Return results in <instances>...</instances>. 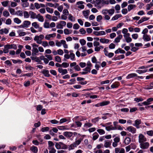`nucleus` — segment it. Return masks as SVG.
Wrapping results in <instances>:
<instances>
[{
	"label": "nucleus",
	"instance_id": "nucleus-37",
	"mask_svg": "<svg viewBox=\"0 0 153 153\" xmlns=\"http://www.w3.org/2000/svg\"><path fill=\"white\" fill-rule=\"evenodd\" d=\"M100 119V118L99 117H96L94 119H93L91 121L93 123H96Z\"/></svg>",
	"mask_w": 153,
	"mask_h": 153
},
{
	"label": "nucleus",
	"instance_id": "nucleus-43",
	"mask_svg": "<svg viewBox=\"0 0 153 153\" xmlns=\"http://www.w3.org/2000/svg\"><path fill=\"white\" fill-rule=\"evenodd\" d=\"M55 60L59 62H61V59L60 57L59 56H56L55 57Z\"/></svg>",
	"mask_w": 153,
	"mask_h": 153
},
{
	"label": "nucleus",
	"instance_id": "nucleus-28",
	"mask_svg": "<svg viewBox=\"0 0 153 153\" xmlns=\"http://www.w3.org/2000/svg\"><path fill=\"white\" fill-rule=\"evenodd\" d=\"M122 16L121 14H116L112 18L111 20L114 21L117 20L119 18L121 17Z\"/></svg>",
	"mask_w": 153,
	"mask_h": 153
},
{
	"label": "nucleus",
	"instance_id": "nucleus-48",
	"mask_svg": "<svg viewBox=\"0 0 153 153\" xmlns=\"http://www.w3.org/2000/svg\"><path fill=\"white\" fill-rule=\"evenodd\" d=\"M3 15L4 16L8 17L9 16L10 14L8 11L4 10L3 11Z\"/></svg>",
	"mask_w": 153,
	"mask_h": 153
},
{
	"label": "nucleus",
	"instance_id": "nucleus-36",
	"mask_svg": "<svg viewBox=\"0 0 153 153\" xmlns=\"http://www.w3.org/2000/svg\"><path fill=\"white\" fill-rule=\"evenodd\" d=\"M68 19L72 22H74L75 21V18L71 14H70L68 15Z\"/></svg>",
	"mask_w": 153,
	"mask_h": 153
},
{
	"label": "nucleus",
	"instance_id": "nucleus-44",
	"mask_svg": "<svg viewBox=\"0 0 153 153\" xmlns=\"http://www.w3.org/2000/svg\"><path fill=\"white\" fill-rule=\"evenodd\" d=\"M49 128L48 127H44L42 128L41 129V131L42 132H45L48 131L49 130Z\"/></svg>",
	"mask_w": 153,
	"mask_h": 153
},
{
	"label": "nucleus",
	"instance_id": "nucleus-53",
	"mask_svg": "<svg viewBox=\"0 0 153 153\" xmlns=\"http://www.w3.org/2000/svg\"><path fill=\"white\" fill-rule=\"evenodd\" d=\"M9 10V11L10 13L12 15H16L15 14V13H14L15 12V10L13 8H9L8 9Z\"/></svg>",
	"mask_w": 153,
	"mask_h": 153
},
{
	"label": "nucleus",
	"instance_id": "nucleus-61",
	"mask_svg": "<svg viewBox=\"0 0 153 153\" xmlns=\"http://www.w3.org/2000/svg\"><path fill=\"white\" fill-rule=\"evenodd\" d=\"M69 32V30L68 29H65L64 30V33L65 35H68L71 34V32Z\"/></svg>",
	"mask_w": 153,
	"mask_h": 153
},
{
	"label": "nucleus",
	"instance_id": "nucleus-35",
	"mask_svg": "<svg viewBox=\"0 0 153 153\" xmlns=\"http://www.w3.org/2000/svg\"><path fill=\"white\" fill-rule=\"evenodd\" d=\"M69 81L71 82H68L67 84L68 85H72L75 83L76 80L75 78H73L70 79Z\"/></svg>",
	"mask_w": 153,
	"mask_h": 153
},
{
	"label": "nucleus",
	"instance_id": "nucleus-39",
	"mask_svg": "<svg viewBox=\"0 0 153 153\" xmlns=\"http://www.w3.org/2000/svg\"><path fill=\"white\" fill-rule=\"evenodd\" d=\"M46 10L48 12L51 13H53V10L52 8H51L49 7H47L46 8Z\"/></svg>",
	"mask_w": 153,
	"mask_h": 153
},
{
	"label": "nucleus",
	"instance_id": "nucleus-23",
	"mask_svg": "<svg viewBox=\"0 0 153 153\" xmlns=\"http://www.w3.org/2000/svg\"><path fill=\"white\" fill-rule=\"evenodd\" d=\"M125 58V56L124 55L122 54L119 55L116 57H114L113 59L115 60H120L121 59H123Z\"/></svg>",
	"mask_w": 153,
	"mask_h": 153
},
{
	"label": "nucleus",
	"instance_id": "nucleus-3",
	"mask_svg": "<svg viewBox=\"0 0 153 153\" xmlns=\"http://www.w3.org/2000/svg\"><path fill=\"white\" fill-rule=\"evenodd\" d=\"M140 147L143 149H147L149 146V143L148 142L142 143H140Z\"/></svg>",
	"mask_w": 153,
	"mask_h": 153
},
{
	"label": "nucleus",
	"instance_id": "nucleus-40",
	"mask_svg": "<svg viewBox=\"0 0 153 153\" xmlns=\"http://www.w3.org/2000/svg\"><path fill=\"white\" fill-rule=\"evenodd\" d=\"M105 129H106L108 131H109L111 130H115V129H116V128L115 127H110V126H106L105 127Z\"/></svg>",
	"mask_w": 153,
	"mask_h": 153
},
{
	"label": "nucleus",
	"instance_id": "nucleus-24",
	"mask_svg": "<svg viewBox=\"0 0 153 153\" xmlns=\"http://www.w3.org/2000/svg\"><path fill=\"white\" fill-rule=\"evenodd\" d=\"M136 7V5L130 4H129L128 7V11H130L131 10L133 9L134 8Z\"/></svg>",
	"mask_w": 153,
	"mask_h": 153
},
{
	"label": "nucleus",
	"instance_id": "nucleus-41",
	"mask_svg": "<svg viewBox=\"0 0 153 153\" xmlns=\"http://www.w3.org/2000/svg\"><path fill=\"white\" fill-rule=\"evenodd\" d=\"M14 22L18 24L20 23L21 22V21L18 18H16L14 19Z\"/></svg>",
	"mask_w": 153,
	"mask_h": 153
},
{
	"label": "nucleus",
	"instance_id": "nucleus-10",
	"mask_svg": "<svg viewBox=\"0 0 153 153\" xmlns=\"http://www.w3.org/2000/svg\"><path fill=\"white\" fill-rule=\"evenodd\" d=\"M63 135L69 138L73 135V133L71 132L65 131L64 132Z\"/></svg>",
	"mask_w": 153,
	"mask_h": 153
},
{
	"label": "nucleus",
	"instance_id": "nucleus-27",
	"mask_svg": "<svg viewBox=\"0 0 153 153\" xmlns=\"http://www.w3.org/2000/svg\"><path fill=\"white\" fill-rule=\"evenodd\" d=\"M23 24L24 27H25L27 28L28 27L29 25L31 23L29 21L26 20L24 22Z\"/></svg>",
	"mask_w": 153,
	"mask_h": 153
},
{
	"label": "nucleus",
	"instance_id": "nucleus-9",
	"mask_svg": "<svg viewBox=\"0 0 153 153\" xmlns=\"http://www.w3.org/2000/svg\"><path fill=\"white\" fill-rule=\"evenodd\" d=\"M93 34L96 36H100L105 35V31H100L99 32L94 31L93 32Z\"/></svg>",
	"mask_w": 153,
	"mask_h": 153
},
{
	"label": "nucleus",
	"instance_id": "nucleus-2",
	"mask_svg": "<svg viewBox=\"0 0 153 153\" xmlns=\"http://www.w3.org/2000/svg\"><path fill=\"white\" fill-rule=\"evenodd\" d=\"M146 139L142 134H140L139 136V142L141 143L146 141Z\"/></svg>",
	"mask_w": 153,
	"mask_h": 153
},
{
	"label": "nucleus",
	"instance_id": "nucleus-49",
	"mask_svg": "<svg viewBox=\"0 0 153 153\" xmlns=\"http://www.w3.org/2000/svg\"><path fill=\"white\" fill-rule=\"evenodd\" d=\"M97 131L100 134H104L105 133V131L102 129H98L97 130Z\"/></svg>",
	"mask_w": 153,
	"mask_h": 153
},
{
	"label": "nucleus",
	"instance_id": "nucleus-21",
	"mask_svg": "<svg viewBox=\"0 0 153 153\" xmlns=\"http://www.w3.org/2000/svg\"><path fill=\"white\" fill-rule=\"evenodd\" d=\"M110 103V102L109 101H103L102 102H100V106H102L108 105Z\"/></svg>",
	"mask_w": 153,
	"mask_h": 153
},
{
	"label": "nucleus",
	"instance_id": "nucleus-4",
	"mask_svg": "<svg viewBox=\"0 0 153 153\" xmlns=\"http://www.w3.org/2000/svg\"><path fill=\"white\" fill-rule=\"evenodd\" d=\"M82 70L85 71L80 72V73L82 75H84L90 73L91 68L89 67H86L85 68L83 69Z\"/></svg>",
	"mask_w": 153,
	"mask_h": 153
},
{
	"label": "nucleus",
	"instance_id": "nucleus-17",
	"mask_svg": "<svg viewBox=\"0 0 153 153\" xmlns=\"http://www.w3.org/2000/svg\"><path fill=\"white\" fill-rule=\"evenodd\" d=\"M131 142V139L129 137H126L125 139L124 143L125 144L128 145Z\"/></svg>",
	"mask_w": 153,
	"mask_h": 153
},
{
	"label": "nucleus",
	"instance_id": "nucleus-26",
	"mask_svg": "<svg viewBox=\"0 0 153 153\" xmlns=\"http://www.w3.org/2000/svg\"><path fill=\"white\" fill-rule=\"evenodd\" d=\"M136 76H137V74H136L132 73L128 74L126 76V78L127 79H129Z\"/></svg>",
	"mask_w": 153,
	"mask_h": 153
},
{
	"label": "nucleus",
	"instance_id": "nucleus-30",
	"mask_svg": "<svg viewBox=\"0 0 153 153\" xmlns=\"http://www.w3.org/2000/svg\"><path fill=\"white\" fill-rule=\"evenodd\" d=\"M99 136V135L96 132H95L93 135V140H96L97 139Z\"/></svg>",
	"mask_w": 153,
	"mask_h": 153
},
{
	"label": "nucleus",
	"instance_id": "nucleus-51",
	"mask_svg": "<svg viewBox=\"0 0 153 153\" xmlns=\"http://www.w3.org/2000/svg\"><path fill=\"white\" fill-rule=\"evenodd\" d=\"M32 25L35 28H38L39 27V25L37 24L36 22H34L32 23Z\"/></svg>",
	"mask_w": 153,
	"mask_h": 153
},
{
	"label": "nucleus",
	"instance_id": "nucleus-6",
	"mask_svg": "<svg viewBox=\"0 0 153 153\" xmlns=\"http://www.w3.org/2000/svg\"><path fill=\"white\" fill-rule=\"evenodd\" d=\"M115 153H125V150L124 149L120 148H116L115 149Z\"/></svg>",
	"mask_w": 153,
	"mask_h": 153
},
{
	"label": "nucleus",
	"instance_id": "nucleus-57",
	"mask_svg": "<svg viewBox=\"0 0 153 153\" xmlns=\"http://www.w3.org/2000/svg\"><path fill=\"white\" fill-rule=\"evenodd\" d=\"M68 121V120L65 118H62L60 119L59 121V123L61 124Z\"/></svg>",
	"mask_w": 153,
	"mask_h": 153
},
{
	"label": "nucleus",
	"instance_id": "nucleus-59",
	"mask_svg": "<svg viewBox=\"0 0 153 153\" xmlns=\"http://www.w3.org/2000/svg\"><path fill=\"white\" fill-rule=\"evenodd\" d=\"M24 16L25 18H28L29 17V15L27 11H25L24 12Z\"/></svg>",
	"mask_w": 153,
	"mask_h": 153
},
{
	"label": "nucleus",
	"instance_id": "nucleus-47",
	"mask_svg": "<svg viewBox=\"0 0 153 153\" xmlns=\"http://www.w3.org/2000/svg\"><path fill=\"white\" fill-rule=\"evenodd\" d=\"M92 124L90 123H86L84 124V127L85 128L90 127L92 126Z\"/></svg>",
	"mask_w": 153,
	"mask_h": 153
},
{
	"label": "nucleus",
	"instance_id": "nucleus-45",
	"mask_svg": "<svg viewBox=\"0 0 153 153\" xmlns=\"http://www.w3.org/2000/svg\"><path fill=\"white\" fill-rule=\"evenodd\" d=\"M108 13L110 16L113 14L114 12V9H110L108 10Z\"/></svg>",
	"mask_w": 153,
	"mask_h": 153
},
{
	"label": "nucleus",
	"instance_id": "nucleus-58",
	"mask_svg": "<svg viewBox=\"0 0 153 153\" xmlns=\"http://www.w3.org/2000/svg\"><path fill=\"white\" fill-rule=\"evenodd\" d=\"M131 148L133 149H136L137 146L134 143H131L130 145Z\"/></svg>",
	"mask_w": 153,
	"mask_h": 153
},
{
	"label": "nucleus",
	"instance_id": "nucleus-33",
	"mask_svg": "<svg viewBox=\"0 0 153 153\" xmlns=\"http://www.w3.org/2000/svg\"><path fill=\"white\" fill-rule=\"evenodd\" d=\"M8 48V47L6 45H4V49L3 51V53H7L9 52V49Z\"/></svg>",
	"mask_w": 153,
	"mask_h": 153
},
{
	"label": "nucleus",
	"instance_id": "nucleus-63",
	"mask_svg": "<svg viewBox=\"0 0 153 153\" xmlns=\"http://www.w3.org/2000/svg\"><path fill=\"white\" fill-rule=\"evenodd\" d=\"M80 43L82 45H84L86 44V41L83 39H80L79 40Z\"/></svg>",
	"mask_w": 153,
	"mask_h": 153
},
{
	"label": "nucleus",
	"instance_id": "nucleus-55",
	"mask_svg": "<svg viewBox=\"0 0 153 153\" xmlns=\"http://www.w3.org/2000/svg\"><path fill=\"white\" fill-rule=\"evenodd\" d=\"M65 126H58L57 127L60 130H65L67 129Z\"/></svg>",
	"mask_w": 153,
	"mask_h": 153
},
{
	"label": "nucleus",
	"instance_id": "nucleus-54",
	"mask_svg": "<svg viewBox=\"0 0 153 153\" xmlns=\"http://www.w3.org/2000/svg\"><path fill=\"white\" fill-rule=\"evenodd\" d=\"M101 0H96L95 1V6L97 7V5L101 4Z\"/></svg>",
	"mask_w": 153,
	"mask_h": 153
},
{
	"label": "nucleus",
	"instance_id": "nucleus-42",
	"mask_svg": "<svg viewBox=\"0 0 153 153\" xmlns=\"http://www.w3.org/2000/svg\"><path fill=\"white\" fill-rule=\"evenodd\" d=\"M9 1L8 0L1 2L2 5L4 7L7 6L8 5Z\"/></svg>",
	"mask_w": 153,
	"mask_h": 153
},
{
	"label": "nucleus",
	"instance_id": "nucleus-46",
	"mask_svg": "<svg viewBox=\"0 0 153 153\" xmlns=\"http://www.w3.org/2000/svg\"><path fill=\"white\" fill-rule=\"evenodd\" d=\"M69 66V64L67 62H63L62 63V67L64 68H66Z\"/></svg>",
	"mask_w": 153,
	"mask_h": 153
},
{
	"label": "nucleus",
	"instance_id": "nucleus-11",
	"mask_svg": "<svg viewBox=\"0 0 153 153\" xmlns=\"http://www.w3.org/2000/svg\"><path fill=\"white\" fill-rule=\"evenodd\" d=\"M56 36V33H53V34L47 35L45 37V38L47 40H50L51 38L55 37Z\"/></svg>",
	"mask_w": 153,
	"mask_h": 153
},
{
	"label": "nucleus",
	"instance_id": "nucleus-14",
	"mask_svg": "<svg viewBox=\"0 0 153 153\" xmlns=\"http://www.w3.org/2000/svg\"><path fill=\"white\" fill-rule=\"evenodd\" d=\"M8 47V48L9 49H16L17 48V47L16 45L14 44H7L6 45Z\"/></svg>",
	"mask_w": 153,
	"mask_h": 153
},
{
	"label": "nucleus",
	"instance_id": "nucleus-1",
	"mask_svg": "<svg viewBox=\"0 0 153 153\" xmlns=\"http://www.w3.org/2000/svg\"><path fill=\"white\" fill-rule=\"evenodd\" d=\"M107 48H105L104 50V53L105 55L106 56L108 57L109 58H112L114 56V53L111 52L108 53V52L107 50Z\"/></svg>",
	"mask_w": 153,
	"mask_h": 153
},
{
	"label": "nucleus",
	"instance_id": "nucleus-5",
	"mask_svg": "<svg viewBox=\"0 0 153 153\" xmlns=\"http://www.w3.org/2000/svg\"><path fill=\"white\" fill-rule=\"evenodd\" d=\"M127 130L133 134L135 133L136 131V129L132 126H130L127 127Z\"/></svg>",
	"mask_w": 153,
	"mask_h": 153
},
{
	"label": "nucleus",
	"instance_id": "nucleus-15",
	"mask_svg": "<svg viewBox=\"0 0 153 153\" xmlns=\"http://www.w3.org/2000/svg\"><path fill=\"white\" fill-rule=\"evenodd\" d=\"M30 150L34 153H37L38 151L37 147L34 146L30 147Z\"/></svg>",
	"mask_w": 153,
	"mask_h": 153
},
{
	"label": "nucleus",
	"instance_id": "nucleus-38",
	"mask_svg": "<svg viewBox=\"0 0 153 153\" xmlns=\"http://www.w3.org/2000/svg\"><path fill=\"white\" fill-rule=\"evenodd\" d=\"M48 144L49 145L48 147L49 149L50 148H53V146H54V143L51 141H48Z\"/></svg>",
	"mask_w": 153,
	"mask_h": 153
},
{
	"label": "nucleus",
	"instance_id": "nucleus-31",
	"mask_svg": "<svg viewBox=\"0 0 153 153\" xmlns=\"http://www.w3.org/2000/svg\"><path fill=\"white\" fill-rule=\"evenodd\" d=\"M85 135H82L81 136V137L78 140H76L77 143L78 144H79L83 140L84 137H85Z\"/></svg>",
	"mask_w": 153,
	"mask_h": 153
},
{
	"label": "nucleus",
	"instance_id": "nucleus-50",
	"mask_svg": "<svg viewBox=\"0 0 153 153\" xmlns=\"http://www.w3.org/2000/svg\"><path fill=\"white\" fill-rule=\"evenodd\" d=\"M50 73L54 76H56L57 75L56 71L54 70L51 69L50 71Z\"/></svg>",
	"mask_w": 153,
	"mask_h": 153
},
{
	"label": "nucleus",
	"instance_id": "nucleus-64",
	"mask_svg": "<svg viewBox=\"0 0 153 153\" xmlns=\"http://www.w3.org/2000/svg\"><path fill=\"white\" fill-rule=\"evenodd\" d=\"M49 149H51L49 151V153H55L56 152V150L54 148H50Z\"/></svg>",
	"mask_w": 153,
	"mask_h": 153
},
{
	"label": "nucleus",
	"instance_id": "nucleus-7",
	"mask_svg": "<svg viewBox=\"0 0 153 153\" xmlns=\"http://www.w3.org/2000/svg\"><path fill=\"white\" fill-rule=\"evenodd\" d=\"M141 120L140 119H137L135 121V123L133 125L136 127L137 128H140L139 125L141 123Z\"/></svg>",
	"mask_w": 153,
	"mask_h": 153
},
{
	"label": "nucleus",
	"instance_id": "nucleus-16",
	"mask_svg": "<svg viewBox=\"0 0 153 153\" xmlns=\"http://www.w3.org/2000/svg\"><path fill=\"white\" fill-rule=\"evenodd\" d=\"M143 39L145 41H149L151 40V38H150L149 36L147 34L143 35Z\"/></svg>",
	"mask_w": 153,
	"mask_h": 153
},
{
	"label": "nucleus",
	"instance_id": "nucleus-25",
	"mask_svg": "<svg viewBox=\"0 0 153 153\" xmlns=\"http://www.w3.org/2000/svg\"><path fill=\"white\" fill-rule=\"evenodd\" d=\"M100 41L102 43H108L109 42V40L107 39L101 38L100 39Z\"/></svg>",
	"mask_w": 153,
	"mask_h": 153
},
{
	"label": "nucleus",
	"instance_id": "nucleus-22",
	"mask_svg": "<svg viewBox=\"0 0 153 153\" xmlns=\"http://www.w3.org/2000/svg\"><path fill=\"white\" fill-rule=\"evenodd\" d=\"M89 12V10H87L86 11H83L82 13L84 16H85V18H88Z\"/></svg>",
	"mask_w": 153,
	"mask_h": 153
},
{
	"label": "nucleus",
	"instance_id": "nucleus-29",
	"mask_svg": "<svg viewBox=\"0 0 153 153\" xmlns=\"http://www.w3.org/2000/svg\"><path fill=\"white\" fill-rule=\"evenodd\" d=\"M101 1L100 4L101 5V6L103 7L104 5H108L109 3L108 1H105L104 0H101Z\"/></svg>",
	"mask_w": 153,
	"mask_h": 153
},
{
	"label": "nucleus",
	"instance_id": "nucleus-12",
	"mask_svg": "<svg viewBox=\"0 0 153 153\" xmlns=\"http://www.w3.org/2000/svg\"><path fill=\"white\" fill-rule=\"evenodd\" d=\"M111 142L112 140H105L104 144V146L106 148L109 147L111 145Z\"/></svg>",
	"mask_w": 153,
	"mask_h": 153
},
{
	"label": "nucleus",
	"instance_id": "nucleus-34",
	"mask_svg": "<svg viewBox=\"0 0 153 153\" xmlns=\"http://www.w3.org/2000/svg\"><path fill=\"white\" fill-rule=\"evenodd\" d=\"M15 14L19 16H22L23 15V12L22 10H18L15 13Z\"/></svg>",
	"mask_w": 153,
	"mask_h": 153
},
{
	"label": "nucleus",
	"instance_id": "nucleus-13",
	"mask_svg": "<svg viewBox=\"0 0 153 153\" xmlns=\"http://www.w3.org/2000/svg\"><path fill=\"white\" fill-rule=\"evenodd\" d=\"M41 73L46 77H49L50 75L49 74V71L48 70H44L42 71Z\"/></svg>",
	"mask_w": 153,
	"mask_h": 153
},
{
	"label": "nucleus",
	"instance_id": "nucleus-19",
	"mask_svg": "<svg viewBox=\"0 0 153 153\" xmlns=\"http://www.w3.org/2000/svg\"><path fill=\"white\" fill-rule=\"evenodd\" d=\"M36 18L38 19V20L41 22H43L44 20L43 16H41L40 14H38L37 15Z\"/></svg>",
	"mask_w": 153,
	"mask_h": 153
},
{
	"label": "nucleus",
	"instance_id": "nucleus-32",
	"mask_svg": "<svg viewBox=\"0 0 153 153\" xmlns=\"http://www.w3.org/2000/svg\"><path fill=\"white\" fill-rule=\"evenodd\" d=\"M59 143L61 145V148L62 149H65L68 148V146L67 145L65 144L62 142H60Z\"/></svg>",
	"mask_w": 153,
	"mask_h": 153
},
{
	"label": "nucleus",
	"instance_id": "nucleus-20",
	"mask_svg": "<svg viewBox=\"0 0 153 153\" xmlns=\"http://www.w3.org/2000/svg\"><path fill=\"white\" fill-rule=\"evenodd\" d=\"M29 13L30 16V18L32 19H34L36 18L37 15L34 12L30 11L29 12Z\"/></svg>",
	"mask_w": 153,
	"mask_h": 153
},
{
	"label": "nucleus",
	"instance_id": "nucleus-52",
	"mask_svg": "<svg viewBox=\"0 0 153 153\" xmlns=\"http://www.w3.org/2000/svg\"><path fill=\"white\" fill-rule=\"evenodd\" d=\"M147 71V70H137L136 71V72L139 74H142L143 73H145V72H146Z\"/></svg>",
	"mask_w": 153,
	"mask_h": 153
},
{
	"label": "nucleus",
	"instance_id": "nucleus-62",
	"mask_svg": "<svg viewBox=\"0 0 153 153\" xmlns=\"http://www.w3.org/2000/svg\"><path fill=\"white\" fill-rule=\"evenodd\" d=\"M119 86L118 84L117 83L115 84H113L111 86V87L112 88H117Z\"/></svg>",
	"mask_w": 153,
	"mask_h": 153
},
{
	"label": "nucleus",
	"instance_id": "nucleus-8",
	"mask_svg": "<svg viewBox=\"0 0 153 153\" xmlns=\"http://www.w3.org/2000/svg\"><path fill=\"white\" fill-rule=\"evenodd\" d=\"M77 143L76 141H75V142L71 144L69 147V150L73 149L76 147L77 146L79 145Z\"/></svg>",
	"mask_w": 153,
	"mask_h": 153
},
{
	"label": "nucleus",
	"instance_id": "nucleus-18",
	"mask_svg": "<svg viewBox=\"0 0 153 153\" xmlns=\"http://www.w3.org/2000/svg\"><path fill=\"white\" fill-rule=\"evenodd\" d=\"M123 38V36L122 35H119L114 39L115 42L116 43L119 42L120 40Z\"/></svg>",
	"mask_w": 153,
	"mask_h": 153
},
{
	"label": "nucleus",
	"instance_id": "nucleus-56",
	"mask_svg": "<svg viewBox=\"0 0 153 153\" xmlns=\"http://www.w3.org/2000/svg\"><path fill=\"white\" fill-rule=\"evenodd\" d=\"M80 26L77 23L74 24L73 27V28L74 29L77 30L78 29Z\"/></svg>",
	"mask_w": 153,
	"mask_h": 153
},
{
	"label": "nucleus",
	"instance_id": "nucleus-60",
	"mask_svg": "<svg viewBox=\"0 0 153 153\" xmlns=\"http://www.w3.org/2000/svg\"><path fill=\"white\" fill-rule=\"evenodd\" d=\"M55 147L57 149H59L61 148V145L59 143H56L55 145Z\"/></svg>",
	"mask_w": 153,
	"mask_h": 153
}]
</instances>
